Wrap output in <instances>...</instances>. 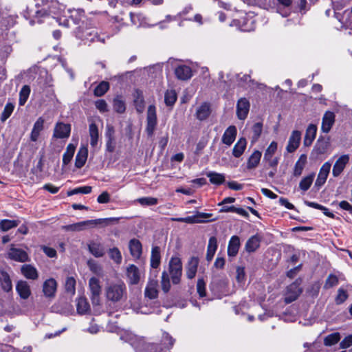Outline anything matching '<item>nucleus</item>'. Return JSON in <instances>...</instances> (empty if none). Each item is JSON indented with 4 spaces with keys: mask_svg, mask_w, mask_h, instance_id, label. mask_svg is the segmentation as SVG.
I'll list each match as a JSON object with an SVG mask.
<instances>
[{
    "mask_svg": "<svg viewBox=\"0 0 352 352\" xmlns=\"http://www.w3.org/2000/svg\"><path fill=\"white\" fill-rule=\"evenodd\" d=\"M349 297V294L346 290L340 288L338 290V294L335 298V302L337 305L342 304Z\"/></svg>",
    "mask_w": 352,
    "mask_h": 352,
    "instance_id": "50",
    "label": "nucleus"
},
{
    "mask_svg": "<svg viewBox=\"0 0 352 352\" xmlns=\"http://www.w3.org/2000/svg\"><path fill=\"white\" fill-rule=\"evenodd\" d=\"M250 110V102L245 98H240L236 104V115L239 120H245Z\"/></svg>",
    "mask_w": 352,
    "mask_h": 352,
    "instance_id": "9",
    "label": "nucleus"
},
{
    "mask_svg": "<svg viewBox=\"0 0 352 352\" xmlns=\"http://www.w3.org/2000/svg\"><path fill=\"white\" fill-rule=\"evenodd\" d=\"M331 163L329 162H325L320 169L318 177L315 182V186L318 188L321 187L325 182L330 172Z\"/></svg>",
    "mask_w": 352,
    "mask_h": 352,
    "instance_id": "10",
    "label": "nucleus"
},
{
    "mask_svg": "<svg viewBox=\"0 0 352 352\" xmlns=\"http://www.w3.org/2000/svg\"><path fill=\"white\" fill-rule=\"evenodd\" d=\"M120 219V217H110L95 220H87L70 225L63 226L62 230L66 232H80L89 227L94 226L98 223H104L106 226H107L110 223H118Z\"/></svg>",
    "mask_w": 352,
    "mask_h": 352,
    "instance_id": "3",
    "label": "nucleus"
},
{
    "mask_svg": "<svg viewBox=\"0 0 352 352\" xmlns=\"http://www.w3.org/2000/svg\"><path fill=\"white\" fill-rule=\"evenodd\" d=\"M16 290L20 297L25 300L28 299L31 294L30 285L25 280H19L17 282Z\"/></svg>",
    "mask_w": 352,
    "mask_h": 352,
    "instance_id": "22",
    "label": "nucleus"
},
{
    "mask_svg": "<svg viewBox=\"0 0 352 352\" xmlns=\"http://www.w3.org/2000/svg\"><path fill=\"white\" fill-rule=\"evenodd\" d=\"M0 283L1 289L6 292H10L12 289V280L10 275L5 271H1Z\"/></svg>",
    "mask_w": 352,
    "mask_h": 352,
    "instance_id": "31",
    "label": "nucleus"
},
{
    "mask_svg": "<svg viewBox=\"0 0 352 352\" xmlns=\"http://www.w3.org/2000/svg\"><path fill=\"white\" fill-rule=\"evenodd\" d=\"M89 288L91 292L92 304L94 305H99L102 292L100 280L96 277L91 278L89 280Z\"/></svg>",
    "mask_w": 352,
    "mask_h": 352,
    "instance_id": "5",
    "label": "nucleus"
},
{
    "mask_svg": "<svg viewBox=\"0 0 352 352\" xmlns=\"http://www.w3.org/2000/svg\"><path fill=\"white\" fill-rule=\"evenodd\" d=\"M237 134V129L235 126L232 125L224 131L221 141L226 145L230 146L235 140Z\"/></svg>",
    "mask_w": 352,
    "mask_h": 352,
    "instance_id": "17",
    "label": "nucleus"
},
{
    "mask_svg": "<svg viewBox=\"0 0 352 352\" xmlns=\"http://www.w3.org/2000/svg\"><path fill=\"white\" fill-rule=\"evenodd\" d=\"M88 248L89 252L96 257H101L104 254V250L100 243H92Z\"/></svg>",
    "mask_w": 352,
    "mask_h": 352,
    "instance_id": "38",
    "label": "nucleus"
},
{
    "mask_svg": "<svg viewBox=\"0 0 352 352\" xmlns=\"http://www.w3.org/2000/svg\"><path fill=\"white\" fill-rule=\"evenodd\" d=\"M109 257L117 264H120L122 262V254L120 251L117 248H113L109 250Z\"/></svg>",
    "mask_w": 352,
    "mask_h": 352,
    "instance_id": "47",
    "label": "nucleus"
},
{
    "mask_svg": "<svg viewBox=\"0 0 352 352\" xmlns=\"http://www.w3.org/2000/svg\"><path fill=\"white\" fill-rule=\"evenodd\" d=\"M65 288L67 292L74 294L76 291L75 278L73 277H67L65 280Z\"/></svg>",
    "mask_w": 352,
    "mask_h": 352,
    "instance_id": "49",
    "label": "nucleus"
},
{
    "mask_svg": "<svg viewBox=\"0 0 352 352\" xmlns=\"http://www.w3.org/2000/svg\"><path fill=\"white\" fill-rule=\"evenodd\" d=\"M339 206L352 214V206L346 201H342L339 203Z\"/></svg>",
    "mask_w": 352,
    "mask_h": 352,
    "instance_id": "64",
    "label": "nucleus"
},
{
    "mask_svg": "<svg viewBox=\"0 0 352 352\" xmlns=\"http://www.w3.org/2000/svg\"><path fill=\"white\" fill-rule=\"evenodd\" d=\"M212 216L210 213H204L198 212L195 216H189L184 217V223H199L214 221L215 219L211 220H205L202 219H208Z\"/></svg>",
    "mask_w": 352,
    "mask_h": 352,
    "instance_id": "16",
    "label": "nucleus"
},
{
    "mask_svg": "<svg viewBox=\"0 0 352 352\" xmlns=\"http://www.w3.org/2000/svg\"><path fill=\"white\" fill-rule=\"evenodd\" d=\"M14 109L12 103L8 102L6 104L1 116V120L5 122L12 114Z\"/></svg>",
    "mask_w": 352,
    "mask_h": 352,
    "instance_id": "48",
    "label": "nucleus"
},
{
    "mask_svg": "<svg viewBox=\"0 0 352 352\" xmlns=\"http://www.w3.org/2000/svg\"><path fill=\"white\" fill-rule=\"evenodd\" d=\"M262 132V124L257 122L252 126V142H256L260 137Z\"/></svg>",
    "mask_w": 352,
    "mask_h": 352,
    "instance_id": "55",
    "label": "nucleus"
},
{
    "mask_svg": "<svg viewBox=\"0 0 352 352\" xmlns=\"http://www.w3.org/2000/svg\"><path fill=\"white\" fill-rule=\"evenodd\" d=\"M129 248L131 255L135 259H139L142 253V245L140 241L136 239H133L129 241Z\"/></svg>",
    "mask_w": 352,
    "mask_h": 352,
    "instance_id": "18",
    "label": "nucleus"
},
{
    "mask_svg": "<svg viewBox=\"0 0 352 352\" xmlns=\"http://www.w3.org/2000/svg\"><path fill=\"white\" fill-rule=\"evenodd\" d=\"M71 127L69 124L63 123L56 124L54 130V137L56 138H68L70 134Z\"/></svg>",
    "mask_w": 352,
    "mask_h": 352,
    "instance_id": "19",
    "label": "nucleus"
},
{
    "mask_svg": "<svg viewBox=\"0 0 352 352\" xmlns=\"http://www.w3.org/2000/svg\"><path fill=\"white\" fill-rule=\"evenodd\" d=\"M104 294L107 300L112 302L124 301L127 298L126 285L122 281L110 283L105 287Z\"/></svg>",
    "mask_w": 352,
    "mask_h": 352,
    "instance_id": "2",
    "label": "nucleus"
},
{
    "mask_svg": "<svg viewBox=\"0 0 352 352\" xmlns=\"http://www.w3.org/2000/svg\"><path fill=\"white\" fill-rule=\"evenodd\" d=\"M352 345V335H349L344 338L340 343L341 349H346Z\"/></svg>",
    "mask_w": 352,
    "mask_h": 352,
    "instance_id": "59",
    "label": "nucleus"
},
{
    "mask_svg": "<svg viewBox=\"0 0 352 352\" xmlns=\"http://www.w3.org/2000/svg\"><path fill=\"white\" fill-rule=\"evenodd\" d=\"M237 78L239 85L245 88L254 89L255 87H258L262 89L264 87L263 84H258L252 80L250 76L248 74H243L242 76L239 74L237 76Z\"/></svg>",
    "mask_w": 352,
    "mask_h": 352,
    "instance_id": "13",
    "label": "nucleus"
},
{
    "mask_svg": "<svg viewBox=\"0 0 352 352\" xmlns=\"http://www.w3.org/2000/svg\"><path fill=\"white\" fill-rule=\"evenodd\" d=\"M247 145V141L245 138H241L239 139L237 142L234 146L232 149V155L235 157H239L244 153Z\"/></svg>",
    "mask_w": 352,
    "mask_h": 352,
    "instance_id": "32",
    "label": "nucleus"
},
{
    "mask_svg": "<svg viewBox=\"0 0 352 352\" xmlns=\"http://www.w3.org/2000/svg\"><path fill=\"white\" fill-rule=\"evenodd\" d=\"M206 175L210 179V182L213 184L219 185L225 182V176L223 174L216 172H209Z\"/></svg>",
    "mask_w": 352,
    "mask_h": 352,
    "instance_id": "39",
    "label": "nucleus"
},
{
    "mask_svg": "<svg viewBox=\"0 0 352 352\" xmlns=\"http://www.w3.org/2000/svg\"><path fill=\"white\" fill-rule=\"evenodd\" d=\"M314 178V174H311L308 176L303 177L299 184L300 188L303 190H307L311 186Z\"/></svg>",
    "mask_w": 352,
    "mask_h": 352,
    "instance_id": "45",
    "label": "nucleus"
},
{
    "mask_svg": "<svg viewBox=\"0 0 352 352\" xmlns=\"http://www.w3.org/2000/svg\"><path fill=\"white\" fill-rule=\"evenodd\" d=\"M160 248L158 246L152 248L151 255V266L157 268L160 264Z\"/></svg>",
    "mask_w": 352,
    "mask_h": 352,
    "instance_id": "33",
    "label": "nucleus"
},
{
    "mask_svg": "<svg viewBox=\"0 0 352 352\" xmlns=\"http://www.w3.org/2000/svg\"><path fill=\"white\" fill-rule=\"evenodd\" d=\"M89 132L91 138L90 144L92 147H96L98 139V126L95 123L89 124Z\"/></svg>",
    "mask_w": 352,
    "mask_h": 352,
    "instance_id": "35",
    "label": "nucleus"
},
{
    "mask_svg": "<svg viewBox=\"0 0 352 352\" xmlns=\"http://www.w3.org/2000/svg\"><path fill=\"white\" fill-rule=\"evenodd\" d=\"M157 125L156 109L154 105H149L146 115V131L148 136L151 137Z\"/></svg>",
    "mask_w": 352,
    "mask_h": 352,
    "instance_id": "7",
    "label": "nucleus"
},
{
    "mask_svg": "<svg viewBox=\"0 0 352 352\" xmlns=\"http://www.w3.org/2000/svg\"><path fill=\"white\" fill-rule=\"evenodd\" d=\"M88 149L87 146H82L76 156L75 166L78 168H82L87 159Z\"/></svg>",
    "mask_w": 352,
    "mask_h": 352,
    "instance_id": "23",
    "label": "nucleus"
},
{
    "mask_svg": "<svg viewBox=\"0 0 352 352\" xmlns=\"http://www.w3.org/2000/svg\"><path fill=\"white\" fill-rule=\"evenodd\" d=\"M113 107V109L118 113H124L126 109L125 103L120 97L114 98Z\"/></svg>",
    "mask_w": 352,
    "mask_h": 352,
    "instance_id": "46",
    "label": "nucleus"
},
{
    "mask_svg": "<svg viewBox=\"0 0 352 352\" xmlns=\"http://www.w3.org/2000/svg\"><path fill=\"white\" fill-rule=\"evenodd\" d=\"M240 239L238 236H232L229 241L228 246V254L229 256H235L240 248Z\"/></svg>",
    "mask_w": 352,
    "mask_h": 352,
    "instance_id": "26",
    "label": "nucleus"
},
{
    "mask_svg": "<svg viewBox=\"0 0 352 352\" xmlns=\"http://www.w3.org/2000/svg\"><path fill=\"white\" fill-rule=\"evenodd\" d=\"M340 339V335L339 333H333L328 335L324 339V344L325 346H332L339 342Z\"/></svg>",
    "mask_w": 352,
    "mask_h": 352,
    "instance_id": "44",
    "label": "nucleus"
},
{
    "mask_svg": "<svg viewBox=\"0 0 352 352\" xmlns=\"http://www.w3.org/2000/svg\"><path fill=\"white\" fill-rule=\"evenodd\" d=\"M177 100V95L175 91H167L165 94L164 100L168 106H172Z\"/></svg>",
    "mask_w": 352,
    "mask_h": 352,
    "instance_id": "51",
    "label": "nucleus"
},
{
    "mask_svg": "<svg viewBox=\"0 0 352 352\" xmlns=\"http://www.w3.org/2000/svg\"><path fill=\"white\" fill-rule=\"evenodd\" d=\"M217 248V240L215 236H211L208 241V249L216 251Z\"/></svg>",
    "mask_w": 352,
    "mask_h": 352,
    "instance_id": "61",
    "label": "nucleus"
},
{
    "mask_svg": "<svg viewBox=\"0 0 352 352\" xmlns=\"http://www.w3.org/2000/svg\"><path fill=\"white\" fill-rule=\"evenodd\" d=\"M19 223V221L3 219L0 221V228L2 231L6 232L16 227Z\"/></svg>",
    "mask_w": 352,
    "mask_h": 352,
    "instance_id": "42",
    "label": "nucleus"
},
{
    "mask_svg": "<svg viewBox=\"0 0 352 352\" xmlns=\"http://www.w3.org/2000/svg\"><path fill=\"white\" fill-rule=\"evenodd\" d=\"M91 192V187L86 186H82V187L76 188H74V189H73L72 190L68 191L67 192V195L68 196H72L74 195H76V194H78V193L89 194Z\"/></svg>",
    "mask_w": 352,
    "mask_h": 352,
    "instance_id": "53",
    "label": "nucleus"
},
{
    "mask_svg": "<svg viewBox=\"0 0 352 352\" xmlns=\"http://www.w3.org/2000/svg\"><path fill=\"white\" fill-rule=\"evenodd\" d=\"M75 149L76 147L72 144H69L67 146L66 151L64 153L63 156V162L65 165L68 164L71 162L75 153Z\"/></svg>",
    "mask_w": 352,
    "mask_h": 352,
    "instance_id": "41",
    "label": "nucleus"
},
{
    "mask_svg": "<svg viewBox=\"0 0 352 352\" xmlns=\"http://www.w3.org/2000/svg\"><path fill=\"white\" fill-rule=\"evenodd\" d=\"M182 274V264L179 258L172 257L169 261V273L164 271L162 274L161 286L164 292L170 289L169 276L173 284H179Z\"/></svg>",
    "mask_w": 352,
    "mask_h": 352,
    "instance_id": "1",
    "label": "nucleus"
},
{
    "mask_svg": "<svg viewBox=\"0 0 352 352\" xmlns=\"http://www.w3.org/2000/svg\"><path fill=\"white\" fill-rule=\"evenodd\" d=\"M96 109L101 113H104L108 111L107 103L104 100L100 99L95 102Z\"/></svg>",
    "mask_w": 352,
    "mask_h": 352,
    "instance_id": "58",
    "label": "nucleus"
},
{
    "mask_svg": "<svg viewBox=\"0 0 352 352\" xmlns=\"http://www.w3.org/2000/svg\"><path fill=\"white\" fill-rule=\"evenodd\" d=\"M210 113L211 109L210 104L204 102L197 108L195 115L199 120L202 121L206 120L210 115Z\"/></svg>",
    "mask_w": 352,
    "mask_h": 352,
    "instance_id": "29",
    "label": "nucleus"
},
{
    "mask_svg": "<svg viewBox=\"0 0 352 352\" xmlns=\"http://www.w3.org/2000/svg\"><path fill=\"white\" fill-rule=\"evenodd\" d=\"M110 201V195L107 191L102 192L97 199L99 204H107Z\"/></svg>",
    "mask_w": 352,
    "mask_h": 352,
    "instance_id": "60",
    "label": "nucleus"
},
{
    "mask_svg": "<svg viewBox=\"0 0 352 352\" xmlns=\"http://www.w3.org/2000/svg\"><path fill=\"white\" fill-rule=\"evenodd\" d=\"M158 282L157 280H150L145 288V297L149 299H155L158 296Z\"/></svg>",
    "mask_w": 352,
    "mask_h": 352,
    "instance_id": "20",
    "label": "nucleus"
},
{
    "mask_svg": "<svg viewBox=\"0 0 352 352\" xmlns=\"http://www.w3.org/2000/svg\"><path fill=\"white\" fill-rule=\"evenodd\" d=\"M76 309L79 314H85L89 310V304L85 297L77 299Z\"/></svg>",
    "mask_w": 352,
    "mask_h": 352,
    "instance_id": "36",
    "label": "nucleus"
},
{
    "mask_svg": "<svg viewBox=\"0 0 352 352\" xmlns=\"http://www.w3.org/2000/svg\"><path fill=\"white\" fill-rule=\"evenodd\" d=\"M261 155V152L258 151H254L248 158L247 168L248 169L255 168L260 162Z\"/></svg>",
    "mask_w": 352,
    "mask_h": 352,
    "instance_id": "34",
    "label": "nucleus"
},
{
    "mask_svg": "<svg viewBox=\"0 0 352 352\" xmlns=\"http://www.w3.org/2000/svg\"><path fill=\"white\" fill-rule=\"evenodd\" d=\"M8 256L12 260L21 263L28 261L29 258L25 250L13 246L9 250Z\"/></svg>",
    "mask_w": 352,
    "mask_h": 352,
    "instance_id": "12",
    "label": "nucleus"
},
{
    "mask_svg": "<svg viewBox=\"0 0 352 352\" xmlns=\"http://www.w3.org/2000/svg\"><path fill=\"white\" fill-rule=\"evenodd\" d=\"M30 94V87L28 85H24L21 88L19 92V105L23 106L26 102Z\"/></svg>",
    "mask_w": 352,
    "mask_h": 352,
    "instance_id": "43",
    "label": "nucleus"
},
{
    "mask_svg": "<svg viewBox=\"0 0 352 352\" xmlns=\"http://www.w3.org/2000/svg\"><path fill=\"white\" fill-rule=\"evenodd\" d=\"M300 283L298 280L290 284L286 289L285 294V303H291L296 300L302 290L300 287Z\"/></svg>",
    "mask_w": 352,
    "mask_h": 352,
    "instance_id": "6",
    "label": "nucleus"
},
{
    "mask_svg": "<svg viewBox=\"0 0 352 352\" xmlns=\"http://www.w3.org/2000/svg\"><path fill=\"white\" fill-rule=\"evenodd\" d=\"M335 122V115L331 111H326L322 117L321 131L329 133Z\"/></svg>",
    "mask_w": 352,
    "mask_h": 352,
    "instance_id": "15",
    "label": "nucleus"
},
{
    "mask_svg": "<svg viewBox=\"0 0 352 352\" xmlns=\"http://www.w3.org/2000/svg\"><path fill=\"white\" fill-rule=\"evenodd\" d=\"M43 250L50 258H54L56 256V252L54 248L44 246Z\"/></svg>",
    "mask_w": 352,
    "mask_h": 352,
    "instance_id": "62",
    "label": "nucleus"
},
{
    "mask_svg": "<svg viewBox=\"0 0 352 352\" xmlns=\"http://www.w3.org/2000/svg\"><path fill=\"white\" fill-rule=\"evenodd\" d=\"M349 162V156L348 155H341L335 162L333 170H332V174L333 177H338L344 170L346 165Z\"/></svg>",
    "mask_w": 352,
    "mask_h": 352,
    "instance_id": "11",
    "label": "nucleus"
},
{
    "mask_svg": "<svg viewBox=\"0 0 352 352\" xmlns=\"http://www.w3.org/2000/svg\"><path fill=\"white\" fill-rule=\"evenodd\" d=\"M317 132V126L314 124H310L305 132V135L303 140V144L305 146H309L313 143Z\"/></svg>",
    "mask_w": 352,
    "mask_h": 352,
    "instance_id": "21",
    "label": "nucleus"
},
{
    "mask_svg": "<svg viewBox=\"0 0 352 352\" xmlns=\"http://www.w3.org/2000/svg\"><path fill=\"white\" fill-rule=\"evenodd\" d=\"M144 274V272L133 264H130L126 267V276L129 285H138Z\"/></svg>",
    "mask_w": 352,
    "mask_h": 352,
    "instance_id": "4",
    "label": "nucleus"
},
{
    "mask_svg": "<svg viewBox=\"0 0 352 352\" xmlns=\"http://www.w3.org/2000/svg\"><path fill=\"white\" fill-rule=\"evenodd\" d=\"M57 289V283L55 279L50 278L47 279L43 285V292L45 296L52 298L55 296Z\"/></svg>",
    "mask_w": 352,
    "mask_h": 352,
    "instance_id": "14",
    "label": "nucleus"
},
{
    "mask_svg": "<svg viewBox=\"0 0 352 352\" xmlns=\"http://www.w3.org/2000/svg\"><path fill=\"white\" fill-rule=\"evenodd\" d=\"M44 126V120L43 118H38L34 124L32 130L30 133V140L32 142H36L40 135L41 131H43Z\"/></svg>",
    "mask_w": 352,
    "mask_h": 352,
    "instance_id": "27",
    "label": "nucleus"
},
{
    "mask_svg": "<svg viewBox=\"0 0 352 352\" xmlns=\"http://www.w3.org/2000/svg\"><path fill=\"white\" fill-rule=\"evenodd\" d=\"M21 274L28 279L36 280L38 277L37 270L32 265L25 264L21 266Z\"/></svg>",
    "mask_w": 352,
    "mask_h": 352,
    "instance_id": "28",
    "label": "nucleus"
},
{
    "mask_svg": "<svg viewBox=\"0 0 352 352\" xmlns=\"http://www.w3.org/2000/svg\"><path fill=\"white\" fill-rule=\"evenodd\" d=\"M279 203L281 206H285L287 209H289V210L294 209V206L292 204L289 203V201L286 198L280 197L279 199Z\"/></svg>",
    "mask_w": 352,
    "mask_h": 352,
    "instance_id": "63",
    "label": "nucleus"
},
{
    "mask_svg": "<svg viewBox=\"0 0 352 352\" xmlns=\"http://www.w3.org/2000/svg\"><path fill=\"white\" fill-rule=\"evenodd\" d=\"M307 162V156L305 155H301L298 160L296 162L294 175V176H300L304 169L305 164Z\"/></svg>",
    "mask_w": 352,
    "mask_h": 352,
    "instance_id": "37",
    "label": "nucleus"
},
{
    "mask_svg": "<svg viewBox=\"0 0 352 352\" xmlns=\"http://www.w3.org/2000/svg\"><path fill=\"white\" fill-rule=\"evenodd\" d=\"M113 130H111V132L108 134L107 141L106 144V149L109 153H113L115 151L116 143L115 140L113 136Z\"/></svg>",
    "mask_w": 352,
    "mask_h": 352,
    "instance_id": "54",
    "label": "nucleus"
},
{
    "mask_svg": "<svg viewBox=\"0 0 352 352\" xmlns=\"http://www.w3.org/2000/svg\"><path fill=\"white\" fill-rule=\"evenodd\" d=\"M175 74L178 79L182 80H188L192 76L191 69L186 65L178 66L175 70Z\"/></svg>",
    "mask_w": 352,
    "mask_h": 352,
    "instance_id": "30",
    "label": "nucleus"
},
{
    "mask_svg": "<svg viewBox=\"0 0 352 352\" xmlns=\"http://www.w3.org/2000/svg\"><path fill=\"white\" fill-rule=\"evenodd\" d=\"M261 241V238L258 235L252 236L245 245V251L248 253L255 252L260 247Z\"/></svg>",
    "mask_w": 352,
    "mask_h": 352,
    "instance_id": "25",
    "label": "nucleus"
},
{
    "mask_svg": "<svg viewBox=\"0 0 352 352\" xmlns=\"http://www.w3.org/2000/svg\"><path fill=\"white\" fill-rule=\"evenodd\" d=\"M197 291L200 297L206 296V283L202 278H199L197 280Z\"/></svg>",
    "mask_w": 352,
    "mask_h": 352,
    "instance_id": "57",
    "label": "nucleus"
},
{
    "mask_svg": "<svg viewBox=\"0 0 352 352\" xmlns=\"http://www.w3.org/2000/svg\"><path fill=\"white\" fill-rule=\"evenodd\" d=\"M301 140V132L294 130L292 132L289 138L288 143L286 146L287 153H294L299 146Z\"/></svg>",
    "mask_w": 352,
    "mask_h": 352,
    "instance_id": "8",
    "label": "nucleus"
},
{
    "mask_svg": "<svg viewBox=\"0 0 352 352\" xmlns=\"http://www.w3.org/2000/svg\"><path fill=\"white\" fill-rule=\"evenodd\" d=\"M338 284V277L334 274H329L325 281L324 287L325 288H331L333 286L337 285Z\"/></svg>",
    "mask_w": 352,
    "mask_h": 352,
    "instance_id": "56",
    "label": "nucleus"
},
{
    "mask_svg": "<svg viewBox=\"0 0 352 352\" xmlns=\"http://www.w3.org/2000/svg\"><path fill=\"white\" fill-rule=\"evenodd\" d=\"M138 201L142 206H155L157 204L158 199L152 197H145L139 198Z\"/></svg>",
    "mask_w": 352,
    "mask_h": 352,
    "instance_id": "52",
    "label": "nucleus"
},
{
    "mask_svg": "<svg viewBox=\"0 0 352 352\" xmlns=\"http://www.w3.org/2000/svg\"><path fill=\"white\" fill-rule=\"evenodd\" d=\"M199 265V259L197 257L192 256L191 257L186 265V276L189 279H192L195 278L197 267Z\"/></svg>",
    "mask_w": 352,
    "mask_h": 352,
    "instance_id": "24",
    "label": "nucleus"
},
{
    "mask_svg": "<svg viewBox=\"0 0 352 352\" xmlns=\"http://www.w3.org/2000/svg\"><path fill=\"white\" fill-rule=\"evenodd\" d=\"M109 89V83L107 81H102L100 84L95 88L94 91V94L95 96L100 97L104 95L107 91Z\"/></svg>",
    "mask_w": 352,
    "mask_h": 352,
    "instance_id": "40",
    "label": "nucleus"
}]
</instances>
